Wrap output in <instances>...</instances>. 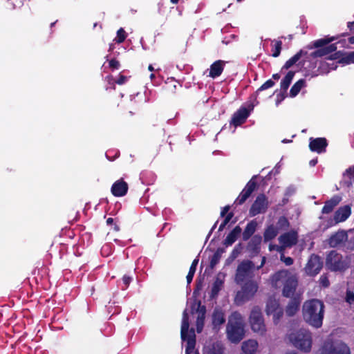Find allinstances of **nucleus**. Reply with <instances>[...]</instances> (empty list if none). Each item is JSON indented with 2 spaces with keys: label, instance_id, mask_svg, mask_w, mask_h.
Listing matches in <instances>:
<instances>
[{
  "label": "nucleus",
  "instance_id": "obj_56",
  "mask_svg": "<svg viewBox=\"0 0 354 354\" xmlns=\"http://www.w3.org/2000/svg\"><path fill=\"white\" fill-rule=\"evenodd\" d=\"M340 53H341V52H340V51H338V52L335 53V54H333V55H330V56L328 57V59H336L339 58L338 55H339V54H340Z\"/></svg>",
  "mask_w": 354,
  "mask_h": 354
},
{
  "label": "nucleus",
  "instance_id": "obj_51",
  "mask_svg": "<svg viewBox=\"0 0 354 354\" xmlns=\"http://www.w3.org/2000/svg\"><path fill=\"white\" fill-rule=\"evenodd\" d=\"M230 209V205H226L224 207H223L221 211L220 216L221 217L225 216L229 213L228 212H229Z\"/></svg>",
  "mask_w": 354,
  "mask_h": 354
},
{
  "label": "nucleus",
  "instance_id": "obj_37",
  "mask_svg": "<svg viewBox=\"0 0 354 354\" xmlns=\"http://www.w3.org/2000/svg\"><path fill=\"white\" fill-rule=\"evenodd\" d=\"M339 62L344 64L354 63V51L344 55L339 60Z\"/></svg>",
  "mask_w": 354,
  "mask_h": 354
},
{
  "label": "nucleus",
  "instance_id": "obj_17",
  "mask_svg": "<svg viewBox=\"0 0 354 354\" xmlns=\"http://www.w3.org/2000/svg\"><path fill=\"white\" fill-rule=\"evenodd\" d=\"M347 232L344 230H338L331 234L328 239V243L331 248H337L342 246L348 240Z\"/></svg>",
  "mask_w": 354,
  "mask_h": 354
},
{
  "label": "nucleus",
  "instance_id": "obj_62",
  "mask_svg": "<svg viewBox=\"0 0 354 354\" xmlns=\"http://www.w3.org/2000/svg\"><path fill=\"white\" fill-rule=\"evenodd\" d=\"M348 42L351 44H354V36H351L348 38Z\"/></svg>",
  "mask_w": 354,
  "mask_h": 354
},
{
  "label": "nucleus",
  "instance_id": "obj_44",
  "mask_svg": "<svg viewBox=\"0 0 354 354\" xmlns=\"http://www.w3.org/2000/svg\"><path fill=\"white\" fill-rule=\"evenodd\" d=\"M319 283L324 288H327L330 285L329 280L328 279V277L326 274H322L320 277V278H319Z\"/></svg>",
  "mask_w": 354,
  "mask_h": 354
},
{
  "label": "nucleus",
  "instance_id": "obj_27",
  "mask_svg": "<svg viewBox=\"0 0 354 354\" xmlns=\"http://www.w3.org/2000/svg\"><path fill=\"white\" fill-rule=\"evenodd\" d=\"M242 229L240 226H236L226 236L223 241V245L226 247L232 245L241 235Z\"/></svg>",
  "mask_w": 354,
  "mask_h": 354
},
{
  "label": "nucleus",
  "instance_id": "obj_7",
  "mask_svg": "<svg viewBox=\"0 0 354 354\" xmlns=\"http://www.w3.org/2000/svg\"><path fill=\"white\" fill-rule=\"evenodd\" d=\"M326 266L330 271L342 272L348 268L349 262L342 254L335 250H331L326 256Z\"/></svg>",
  "mask_w": 354,
  "mask_h": 354
},
{
  "label": "nucleus",
  "instance_id": "obj_63",
  "mask_svg": "<svg viewBox=\"0 0 354 354\" xmlns=\"http://www.w3.org/2000/svg\"><path fill=\"white\" fill-rule=\"evenodd\" d=\"M113 230H114L115 232H118V231L120 230V227H119V225L115 223V224H114V226H113Z\"/></svg>",
  "mask_w": 354,
  "mask_h": 354
},
{
  "label": "nucleus",
  "instance_id": "obj_11",
  "mask_svg": "<svg viewBox=\"0 0 354 354\" xmlns=\"http://www.w3.org/2000/svg\"><path fill=\"white\" fill-rule=\"evenodd\" d=\"M266 312L268 315H272L275 325L278 324L283 315V309L279 302L274 298H269L266 303Z\"/></svg>",
  "mask_w": 354,
  "mask_h": 354
},
{
  "label": "nucleus",
  "instance_id": "obj_35",
  "mask_svg": "<svg viewBox=\"0 0 354 354\" xmlns=\"http://www.w3.org/2000/svg\"><path fill=\"white\" fill-rule=\"evenodd\" d=\"M274 45L272 46V56L277 57L280 55L282 49V41L280 40L273 41Z\"/></svg>",
  "mask_w": 354,
  "mask_h": 354
},
{
  "label": "nucleus",
  "instance_id": "obj_14",
  "mask_svg": "<svg viewBox=\"0 0 354 354\" xmlns=\"http://www.w3.org/2000/svg\"><path fill=\"white\" fill-rule=\"evenodd\" d=\"M323 267V261L320 257L317 254H313L310 256L309 259L305 267V272L309 276L317 275Z\"/></svg>",
  "mask_w": 354,
  "mask_h": 354
},
{
  "label": "nucleus",
  "instance_id": "obj_13",
  "mask_svg": "<svg viewBox=\"0 0 354 354\" xmlns=\"http://www.w3.org/2000/svg\"><path fill=\"white\" fill-rule=\"evenodd\" d=\"M253 109L254 105L252 104L249 105L248 108L245 106L240 107L233 114L230 121V124L236 127L245 123Z\"/></svg>",
  "mask_w": 354,
  "mask_h": 354
},
{
  "label": "nucleus",
  "instance_id": "obj_33",
  "mask_svg": "<svg viewBox=\"0 0 354 354\" xmlns=\"http://www.w3.org/2000/svg\"><path fill=\"white\" fill-rule=\"evenodd\" d=\"M225 252V250L221 248H218L214 254L210 258L209 267L213 269L216 265L219 262L222 254Z\"/></svg>",
  "mask_w": 354,
  "mask_h": 354
},
{
  "label": "nucleus",
  "instance_id": "obj_29",
  "mask_svg": "<svg viewBox=\"0 0 354 354\" xmlns=\"http://www.w3.org/2000/svg\"><path fill=\"white\" fill-rule=\"evenodd\" d=\"M257 227V222L255 220L250 221L242 233L243 241H248L255 232Z\"/></svg>",
  "mask_w": 354,
  "mask_h": 354
},
{
  "label": "nucleus",
  "instance_id": "obj_64",
  "mask_svg": "<svg viewBox=\"0 0 354 354\" xmlns=\"http://www.w3.org/2000/svg\"><path fill=\"white\" fill-rule=\"evenodd\" d=\"M346 172L347 173H352L354 176V167L353 168H348L347 170H346Z\"/></svg>",
  "mask_w": 354,
  "mask_h": 354
},
{
  "label": "nucleus",
  "instance_id": "obj_21",
  "mask_svg": "<svg viewBox=\"0 0 354 354\" xmlns=\"http://www.w3.org/2000/svg\"><path fill=\"white\" fill-rule=\"evenodd\" d=\"M290 299L288 301L285 308V312L287 316H294L299 310L301 298L299 295H296L293 297H290Z\"/></svg>",
  "mask_w": 354,
  "mask_h": 354
},
{
  "label": "nucleus",
  "instance_id": "obj_19",
  "mask_svg": "<svg viewBox=\"0 0 354 354\" xmlns=\"http://www.w3.org/2000/svg\"><path fill=\"white\" fill-rule=\"evenodd\" d=\"M279 241L281 243L283 248H291L297 243V232L296 231L286 232L279 237Z\"/></svg>",
  "mask_w": 354,
  "mask_h": 354
},
{
  "label": "nucleus",
  "instance_id": "obj_31",
  "mask_svg": "<svg viewBox=\"0 0 354 354\" xmlns=\"http://www.w3.org/2000/svg\"><path fill=\"white\" fill-rule=\"evenodd\" d=\"M277 234L278 230L273 225L268 226L263 234L264 241L268 242L274 239Z\"/></svg>",
  "mask_w": 354,
  "mask_h": 354
},
{
  "label": "nucleus",
  "instance_id": "obj_2",
  "mask_svg": "<svg viewBox=\"0 0 354 354\" xmlns=\"http://www.w3.org/2000/svg\"><path fill=\"white\" fill-rule=\"evenodd\" d=\"M272 286L274 288L283 285L282 296L289 298L296 295L295 293L298 286V279L296 274L288 270H281L276 272L270 277Z\"/></svg>",
  "mask_w": 354,
  "mask_h": 354
},
{
  "label": "nucleus",
  "instance_id": "obj_1",
  "mask_svg": "<svg viewBox=\"0 0 354 354\" xmlns=\"http://www.w3.org/2000/svg\"><path fill=\"white\" fill-rule=\"evenodd\" d=\"M337 37H326L313 41V46H309L310 49L313 48H318L317 50L308 54V52L304 50H300L295 55L286 62L282 66L281 70H288L295 64L302 57L306 58H317L329 55L337 50L336 44H329L330 42L337 39Z\"/></svg>",
  "mask_w": 354,
  "mask_h": 354
},
{
  "label": "nucleus",
  "instance_id": "obj_54",
  "mask_svg": "<svg viewBox=\"0 0 354 354\" xmlns=\"http://www.w3.org/2000/svg\"><path fill=\"white\" fill-rule=\"evenodd\" d=\"M198 261H199V260H198V259H195L192 261V264H191L190 267H191V268H194V269H196V267H197V265H198Z\"/></svg>",
  "mask_w": 354,
  "mask_h": 354
},
{
  "label": "nucleus",
  "instance_id": "obj_43",
  "mask_svg": "<svg viewBox=\"0 0 354 354\" xmlns=\"http://www.w3.org/2000/svg\"><path fill=\"white\" fill-rule=\"evenodd\" d=\"M109 68L112 71L118 70V69H119V68L120 66V62L115 58L111 59L109 61Z\"/></svg>",
  "mask_w": 354,
  "mask_h": 354
},
{
  "label": "nucleus",
  "instance_id": "obj_8",
  "mask_svg": "<svg viewBox=\"0 0 354 354\" xmlns=\"http://www.w3.org/2000/svg\"><path fill=\"white\" fill-rule=\"evenodd\" d=\"M258 286L254 281H248L244 283L241 290L238 291L235 297V302L238 305L250 300L257 292Z\"/></svg>",
  "mask_w": 354,
  "mask_h": 354
},
{
  "label": "nucleus",
  "instance_id": "obj_28",
  "mask_svg": "<svg viewBox=\"0 0 354 354\" xmlns=\"http://www.w3.org/2000/svg\"><path fill=\"white\" fill-rule=\"evenodd\" d=\"M258 348L256 340L249 339L243 343L241 349L243 354H254Z\"/></svg>",
  "mask_w": 354,
  "mask_h": 354
},
{
  "label": "nucleus",
  "instance_id": "obj_55",
  "mask_svg": "<svg viewBox=\"0 0 354 354\" xmlns=\"http://www.w3.org/2000/svg\"><path fill=\"white\" fill-rule=\"evenodd\" d=\"M266 257H263L262 259H261V264L259 266H258L257 267V270L261 269L264 266V264L266 263Z\"/></svg>",
  "mask_w": 354,
  "mask_h": 354
},
{
  "label": "nucleus",
  "instance_id": "obj_23",
  "mask_svg": "<svg viewBox=\"0 0 354 354\" xmlns=\"http://www.w3.org/2000/svg\"><path fill=\"white\" fill-rule=\"evenodd\" d=\"M225 322V317L223 310L219 307H216L214 309L212 315V323L213 328L216 330H219L221 326Z\"/></svg>",
  "mask_w": 354,
  "mask_h": 354
},
{
  "label": "nucleus",
  "instance_id": "obj_25",
  "mask_svg": "<svg viewBox=\"0 0 354 354\" xmlns=\"http://www.w3.org/2000/svg\"><path fill=\"white\" fill-rule=\"evenodd\" d=\"M225 63V61L221 59L213 62L210 66L209 76L212 78L219 77L223 71Z\"/></svg>",
  "mask_w": 354,
  "mask_h": 354
},
{
  "label": "nucleus",
  "instance_id": "obj_32",
  "mask_svg": "<svg viewBox=\"0 0 354 354\" xmlns=\"http://www.w3.org/2000/svg\"><path fill=\"white\" fill-rule=\"evenodd\" d=\"M306 86V80L300 79L297 81L291 87L290 90V96L294 97L297 96L300 92L301 89Z\"/></svg>",
  "mask_w": 354,
  "mask_h": 354
},
{
  "label": "nucleus",
  "instance_id": "obj_47",
  "mask_svg": "<svg viewBox=\"0 0 354 354\" xmlns=\"http://www.w3.org/2000/svg\"><path fill=\"white\" fill-rule=\"evenodd\" d=\"M196 270V269H194L191 267L189 268L188 274L186 277L187 282L188 284H189L192 281Z\"/></svg>",
  "mask_w": 354,
  "mask_h": 354
},
{
  "label": "nucleus",
  "instance_id": "obj_15",
  "mask_svg": "<svg viewBox=\"0 0 354 354\" xmlns=\"http://www.w3.org/2000/svg\"><path fill=\"white\" fill-rule=\"evenodd\" d=\"M268 200L265 194H261L258 195L250 208V216H254L266 212L268 209Z\"/></svg>",
  "mask_w": 354,
  "mask_h": 354
},
{
  "label": "nucleus",
  "instance_id": "obj_16",
  "mask_svg": "<svg viewBox=\"0 0 354 354\" xmlns=\"http://www.w3.org/2000/svg\"><path fill=\"white\" fill-rule=\"evenodd\" d=\"M257 182L256 176H254L246 184L244 189L240 193L239 196L235 200L234 203L241 205L243 204L246 200L251 196L254 191L257 188Z\"/></svg>",
  "mask_w": 354,
  "mask_h": 354
},
{
  "label": "nucleus",
  "instance_id": "obj_38",
  "mask_svg": "<svg viewBox=\"0 0 354 354\" xmlns=\"http://www.w3.org/2000/svg\"><path fill=\"white\" fill-rule=\"evenodd\" d=\"M126 38H127V33H126L125 30L122 28H120L117 31V36L114 40L115 41L116 43L121 44L124 41Z\"/></svg>",
  "mask_w": 354,
  "mask_h": 354
},
{
  "label": "nucleus",
  "instance_id": "obj_41",
  "mask_svg": "<svg viewBox=\"0 0 354 354\" xmlns=\"http://www.w3.org/2000/svg\"><path fill=\"white\" fill-rule=\"evenodd\" d=\"M289 221L285 216L279 217L277 222V226L279 228L285 230L289 227Z\"/></svg>",
  "mask_w": 354,
  "mask_h": 354
},
{
  "label": "nucleus",
  "instance_id": "obj_57",
  "mask_svg": "<svg viewBox=\"0 0 354 354\" xmlns=\"http://www.w3.org/2000/svg\"><path fill=\"white\" fill-rule=\"evenodd\" d=\"M113 222H114V219L113 218L109 217L106 219V224L108 225L113 224Z\"/></svg>",
  "mask_w": 354,
  "mask_h": 354
},
{
  "label": "nucleus",
  "instance_id": "obj_42",
  "mask_svg": "<svg viewBox=\"0 0 354 354\" xmlns=\"http://www.w3.org/2000/svg\"><path fill=\"white\" fill-rule=\"evenodd\" d=\"M197 312H198V315L200 316V319H205V313H206V307L203 305H201V301H198V307H197Z\"/></svg>",
  "mask_w": 354,
  "mask_h": 354
},
{
  "label": "nucleus",
  "instance_id": "obj_53",
  "mask_svg": "<svg viewBox=\"0 0 354 354\" xmlns=\"http://www.w3.org/2000/svg\"><path fill=\"white\" fill-rule=\"evenodd\" d=\"M281 248L282 247H279L277 245L270 244V245H269L270 251H272L274 250H276L277 251H281L282 250Z\"/></svg>",
  "mask_w": 354,
  "mask_h": 354
},
{
  "label": "nucleus",
  "instance_id": "obj_4",
  "mask_svg": "<svg viewBox=\"0 0 354 354\" xmlns=\"http://www.w3.org/2000/svg\"><path fill=\"white\" fill-rule=\"evenodd\" d=\"M228 339L234 344L240 342L244 337V324L241 315L238 312H234L230 316L226 327Z\"/></svg>",
  "mask_w": 354,
  "mask_h": 354
},
{
  "label": "nucleus",
  "instance_id": "obj_10",
  "mask_svg": "<svg viewBox=\"0 0 354 354\" xmlns=\"http://www.w3.org/2000/svg\"><path fill=\"white\" fill-rule=\"evenodd\" d=\"M250 323L254 332L259 333L261 335L265 333L266 329L264 319L259 307L252 308L250 315Z\"/></svg>",
  "mask_w": 354,
  "mask_h": 354
},
{
  "label": "nucleus",
  "instance_id": "obj_40",
  "mask_svg": "<svg viewBox=\"0 0 354 354\" xmlns=\"http://www.w3.org/2000/svg\"><path fill=\"white\" fill-rule=\"evenodd\" d=\"M275 84L274 82L270 79L268 80L266 82H264L256 91V95H258L259 93L261 91L270 88L272 87Z\"/></svg>",
  "mask_w": 354,
  "mask_h": 354
},
{
  "label": "nucleus",
  "instance_id": "obj_18",
  "mask_svg": "<svg viewBox=\"0 0 354 354\" xmlns=\"http://www.w3.org/2000/svg\"><path fill=\"white\" fill-rule=\"evenodd\" d=\"M309 149L317 153H324L328 146V141L325 138H310L309 140Z\"/></svg>",
  "mask_w": 354,
  "mask_h": 354
},
{
  "label": "nucleus",
  "instance_id": "obj_61",
  "mask_svg": "<svg viewBox=\"0 0 354 354\" xmlns=\"http://www.w3.org/2000/svg\"><path fill=\"white\" fill-rule=\"evenodd\" d=\"M317 163V159L311 160L310 161V162H309L310 166H315Z\"/></svg>",
  "mask_w": 354,
  "mask_h": 354
},
{
  "label": "nucleus",
  "instance_id": "obj_20",
  "mask_svg": "<svg viewBox=\"0 0 354 354\" xmlns=\"http://www.w3.org/2000/svg\"><path fill=\"white\" fill-rule=\"evenodd\" d=\"M128 189L127 183L123 178H120L113 183L111 188V192L115 197H122L127 194Z\"/></svg>",
  "mask_w": 354,
  "mask_h": 354
},
{
  "label": "nucleus",
  "instance_id": "obj_48",
  "mask_svg": "<svg viewBox=\"0 0 354 354\" xmlns=\"http://www.w3.org/2000/svg\"><path fill=\"white\" fill-rule=\"evenodd\" d=\"M205 319H200V316H198L196 320V330L198 333H201L204 326Z\"/></svg>",
  "mask_w": 354,
  "mask_h": 354
},
{
  "label": "nucleus",
  "instance_id": "obj_5",
  "mask_svg": "<svg viewBox=\"0 0 354 354\" xmlns=\"http://www.w3.org/2000/svg\"><path fill=\"white\" fill-rule=\"evenodd\" d=\"M289 340L293 346L304 353H308L312 347L311 333L306 329L301 328L289 335Z\"/></svg>",
  "mask_w": 354,
  "mask_h": 354
},
{
  "label": "nucleus",
  "instance_id": "obj_26",
  "mask_svg": "<svg viewBox=\"0 0 354 354\" xmlns=\"http://www.w3.org/2000/svg\"><path fill=\"white\" fill-rule=\"evenodd\" d=\"M341 201L342 197L339 195H335L330 200L326 201L322 209V214H329L332 212Z\"/></svg>",
  "mask_w": 354,
  "mask_h": 354
},
{
  "label": "nucleus",
  "instance_id": "obj_34",
  "mask_svg": "<svg viewBox=\"0 0 354 354\" xmlns=\"http://www.w3.org/2000/svg\"><path fill=\"white\" fill-rule=\"evenodd\" d=\"M223 284V281L218 278H216L214 282L213 283L212 290H211V297L212 298L216 297L221 290Z\"/></svg>",
  "mask_w": 354,
  "mask_h": 354
},
{
  "label": "nucleus",
  "instance_id": "obj_46",
  "mask_svg": "<svg viewBox=\"0 0 354 354\" xmlns=\"http://www.w3.org/2000/svg\"><path fill=\"white\" fill-rule=\"evenodd\" d=\"M132 279L133 278L131 277L124 274L122 277V283L124 285V287L122 288V289H127L129 287L130 283L132 281Z\"/></svg>",
  "mask_w": 354,
  "mask_h": 354
},
{
  "label": "nucleus",
  "instance_id": "obj_24",
  "mask_svg": "<svg viewBox=\"0 0 354 354\" xmlns=\"http://www.w3.org/2000/svg\"><path fill=\"white\" fill-rule=\"evenodd\" d=\"M351 214V207L346 205L338 208L334 214L335 223L345 221Z\"/></svg>",
  "mask_w": 354,
  "mask_h": 354
},
{
  "label": "nucleus",
  "instance_id": "obj_12",
  "mask_svg": "<svg viewBox=\"0 0 354 354\" xmlns=\"http://www.w3.org/2000/svg\"><path fill=\"white\" fill-rule=\"evenodd\" d=\"M254 268V263L250 260L243 261L240 263L236 269V281L238 283L243 282L250 277L252 270Z\"/></svg>",
  "mask_w": 354,
  "mask_h": 354
},
{
  "label": "nucleus",
  "instance_id": "obj_39",
  "mask_svg": "<svg viewBox=\"0 0 354 354\" xmlns=\"http://www.w3.org/2000/svg\"><path fill=\"white\" fill-rule=\"evenodd\" d=\"M234 216L233 212H229L225 216L223 222L221 223L218 227V232H221L224 230L225 226L229 223L232 217Z\"/></svg>",
  "mask_w": 354,
  "mask_h": 354
},
{
  "label": "nucleus",
  "instance_id": "obj_30",
  "mask_svg": "<svg viewBox=\"0 0 354 354\" xmlns=\"http://www.w3.org/2000/svg\"><path fill=\"white\" fill-rule=\"evenodd\" d=\"M295 75V72L292 71H290L287 73L286 76L281 80L280 83V88L283 93H286L288 88H289L292 80Z\"/></svg>",
  "mask_w": 354,
  "mask_h": 354
},
{
  "label": "nucleus",
  "instance_id": "obj_49",
  "mask_svg": "<svg viewBox=\"0 0 354 354\" xmlns=\"http://www.w3.org/2000/svg\"><path fill=\"white\" fill-rule=\"evenodd\" d=\"M346 301L350 304L354 303V292L349 290L346 291Z\"/></svg>",
  "mask_w": 354,
  "mask_h": 354
},
{
  "label": "nucleus",
  "instance_id": "obj_59",
  "mask_svg": "<svg viewBox=\"0 0 354 354\" xmlns=\"http://www.w3.org/2000/svg\"><path fill=\"white\" fill-rule=\"evenodd\" d=\"M218 223V221H216V223L214 224V225L212 226V229L210 230L209 234H208V236H209L211 235V234L212 233V232L214 230V229L216 228V225Z\"/></svg>",
  "mask_w": 354,
  "mask_h": 354
},
{
  "label": "nucleus",
  "instance_id": "obj_3",
  "mask_svg": "<svg viewBox=\"0 0 354 354\" xmlns=\"http://www.w3.org/2000/svg\"><path fill=\"white\" fill-rule=\"evenodd\" d=\"M302 313L306 323L319 328L323 324L324 304L317 299L307 300L303 304Z\"/></svg>",
  "mask_w": 354,
  "mask_h": 354
},
{
  "label": "nucleus",
  "instance_id": "obj_22",
  "mask_svg": "<svg viewBox=\"0 0 354 354\" xmlns=\"http://www.w3.org/2000/svg\"><path fill=\"white\" fill-rule=\"evenodd\" d=\"M262 237L259 234L254 235L247 245V251L250 254V257L257 256L261 250V243Z\"/></svg>",
  "mask_w": 354,
  "mask_h": 354
},
{
  "label": "nucleus",
  "instance_id": "obj_60",
  "mask_svg": "<svg viewBox=\"0 0 354 354\" xmlns=\"http://www.w3.org/2000/svg\"><path fill=\"white\" fill-rule=\"evenodd\" d=\"M280 75L279 73H274L272 75V77L274 80H279L280 78Z\"/></svg>",
  "mask_w": 354,
  "mask_h": 354
},
{
  "label": "nucleus",
  "instance_id": "obj_52",
  "mask_svg": "<svg viewBox=\"0 0 354 354\" xmlns=\"http://www.w3.org/2000/svg\"><path fill=\"white\" fill-rule=\"evenodd\" d=\"M239 247H241V244L237 245L232 250V254L234 257L240 253V250L238 248Z\"/></svg>",
  "mask_w": 354,
  "mask_h": 354
},
{
  "label": "nucleus",
  "instance_id": "obj_9",
  "mask_svg": "<svg viewBox=\"0 0 354 354\" xmlns=\"http://www.w3.org/2000/svg\"><path fill=\"white\" fill-rule=\"evenodd\" d=\"M321 354H351L349 346L342 341L326 342L320 350Z\"/></svg>",
  "mask_w": 354,
  "mask_h": 354
},
{
  "label": "nucleus",
  "instance_id": "obj_50",
  "mask_svg": "<svg viewBox=\"0 0 354 354\" xmlns=\"http://www.w3.org/2000/svg\"><path fill=\"white\" fill-rule=\"evenodd\" d=\"M127 79L128 77L127 76L120 74L115 82L118 85H122L127 81Z\"/></svg>",
  "mask_w": 354,
  "mask_h": 354
},
{
  "label": "nucleus",
  "instance_id": "obj_6",
  "mask_svg": "<svg viewBox=\"0 0 354 354\" xmlns=\"http://www.w3.org/2000/svg\"><path fill=\"white\" fill-rule=\"evenodd\" d=\"M189 317L185 310L183 315L182 325H181V339L183 341H187V346L185 348V354H191L194 352L196 345V335L193 329L189 332Z\"/></svg>",
  "mask_w": 354,
  "mask_h": 354
},
{
  "label": "nucleus",
  "instance_id": "obj_58",
  "mask_svg": "<svg viewBox=\"0 0 354 354\" xmlns=\"http://www.w3.org/2000/svg\"><path fill=\"white\" fill-rule=\"evenodd\" d=\"M354 25V21H349L347 23V27L351 31L353 30V26Z\"/></svg>",
  "mask_w": 354,
  "mask_h": 354
},
{
  "label": "nucleus",
  "instance_id": "obj_36",
  "mask_svg": "<svg viewBox=\"0 0 354 354\" xmlns=\"http://www.w3.org/2000/svg\"><path fill=\"white\" fill-rule=\"evenodd\" d=\"M224 348L223 346L218 344H213L212 347L209 348L206 351V354H223Z\"/></svg>",
  "mask_w": 354,
  "mask_h": 354
},
{
  "label": "nucleus",
  "instance_id": "obj_45",
  "mask_svg": "<svg viewBox=\"0 0 354 354\" xmlns=\"http://www.w3.org/2000/svg\"><path fill=\"white\" fill-rule=\"evenodd\" d=\"M281 261H283L286 266H291L294 263V260L292 257H285L284 254H281L280 257Z\"/></svg>",
  "mask_w": 354,
  "mask_h": 354
}]
</instances>
